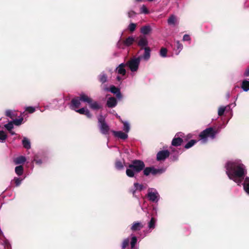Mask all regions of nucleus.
Wrapping results in <instances>:
<instances>
[{"label":"nucleus","instance_id":"nucleus-1","mask_svg":"<svg viewBox=\"0 0 249 249\" xmlns=\"http://www.w3.org/2000/svg\"><path fill=\"white\" fill-rule=\"evenodd\" d=\"M226 174L229 178L240 185L246 174L245 166L239 160L228 161L226 164Z\"/></svg>","mask_w":249,"mask_h":249},{"label":"nucleus","instance_id":"nucleus-2","mask_svg":"<svg viewBox=\"0 0 249 249\" xmlns=\"http://www.w3.org/2000/svg\"><path fill=\"white\" fill-rule=\"evenodd\" d=\"M145 167L144 162L141 160H134L128 165L126 170V175L130 177H134L136 173H138L142 170Z\"/></svg>","mask_w":249,"mask_h":249},{"label":"nucleus","instance_id":"nucleus-3","mask_svg":"<svg viewBox=\"0 0 249 249\" xmlns=\"http://www.w3.org/2000/svg\"><path fill=\"white\" fill-rule=\"evenodd\" d=\"M215 134V131L212 128H207L200 134V141L202 143H205L209 139H213Z\"/></svg>","mask_w":249,"mask_h":249},{"label":"nucleus","instance_id":"nucleus-4","mask_svg":"<svg viewBox=\"0 0 249 249\" xmlns=\"http://www.w3.org/2000/svg\"><path fill=\"white\" fill-rule=\"evenodd\" d=\"M80 100L84 102H86L89 104V107L94 110H97L101 107V105L96 101H92L91 98L84 93L80 94Z\"/></svg>","mask_w":249,"mask_h":249},{"label":"nucleus","instance_id":"nucleus-5","mask_svg":"<svg viewBox=\"0 0 249 249\" xmlns=\"http://www.w3.org/2000/svg\"><path fill=\"white\" fill-rule=\"evenodd\" d=\"M140 61V57L134 58L127 62L125 64L129 68L131 72H135L138 69Z\"/></svg>","mask_w":249,"mask_h":249},{"label":"nucleus","instance_id":"nucleus-6","mask_svg":"<svg viewBox=\"0 0 249 249\" xmlns=\"http://www.w3.org/2000/svg\"><path fill=\"white\" fill-rule=\"evenodd\" d=\"M99 127L102 134L106 135L108 133L109 128L108 125L105 122V118L102 115H100L98 118Z\"/></svg>","mask_w":249,"mask_h":249},{"label":"nucleus","instance_id":"nucleus-7","mask_svg":"<svg viewBox=\"0 0 249 249\" xmlns=\"http://www.w3.org/2000/svg\"><path fill=\"white\" fill-rule=\"evenodd\" d=\"M147 197L149 200L153 202H158L160 198L158 191L154 188H149L148 190Z\"/></svg>","mask_w":249,"mask_h":249},{"label":"nucleus","instance_id":"nucleus-8","mask_svg":"<svg viewBox=\"0 0 249 249\" xmlns=\"http://www.w3.org/2000/svg\"><path fill=\"white\" fill-rule=\"evenodd\" d=\"M165 171V169L160 168V169H156L154 167H149L144 168L143 169V174L147 176L150 174H152L153 175H155L156 174H160L163 173Z\"/></svg>","mask_w":249,"mask_h":249},{"label":"nucleus","instance_id":"nucleus-9","mask_svg":"<svg viewBox=\"0 0 249 249\" xmlns=\"http://www.w3.org/2000/svg\"><path fill=\"white\" fill-rule=\"evenodd\" d=\"M183 134L181 132L177 133L172 141V145L174 146L180 145L183 142L181 138V137H183Z\"/></svg>","mask_w":249,"mask_h":249},{"label":"nucleus","instance_id":"nucleus-10","mask_svg":"<svg viewBox=\"0 0 249 249\" xmlns=\"http://www.w3.org/2000/svg\"><path fill=\"white\" fill-rule=\"evenodd\" d=\"M169 156V152L168 150H163L159 151L157 155V159L158 160H164Z\"/></svg>","mask_w":249,"mask_h":249},{"label":"nucleus","instance_id":"nucleus-11","mask_svg":"<svg viewBox=\"0 0 249 249\" xmlns=\"http://www.w3.org/2000/svg\"><path fill=\"white\" fill-rule=\"evenodd\" d=\"M112 132L114 136L122 140H125L128 138L127 133H126L125 132H124L121 131H116L114 130H112Z\"/></svg>","mask_w":249,"mask_h":249},{"label":"nucleus","instance_id":"nucleus-12","mask_svg":"<svg viewBox=\"0 0 249 249\" xmlns=\"http://www.w3.org/2000/svg\"><path fill=\"white\" fill-rule=\"evenodd\" d=\"M126 66L125 64L121 63L119 65V66L116 68V72L119 74L122 75V76H124L126 73V71L125 69V67Z\"/></svg>","mask_w":249,"mask_h":249},{"label":"nucleus","instance_id":"nucleus-13","mask_svg":"<svg viewBox=\"0 0 249 249\" xmlns=\"http://www.w3.org/2000/svg\"><path fill=\"white\" fill-rule=\"evenodd\" d=\"M117 100L114 97H110L107 100V105L108 107H114L117 105Z\"/></svg>","mask_w":249,"mask_h":249},{"label":"nucleus","instance_id":"nucleus-14","mask_svg":"<svg viewBox=\"0 0 249 249\" xmlns=\"http://www.w3.org/2000/svg\"><path fill=\"white\" fill-rule=\"evenodd\" d=\"M110 91L116 94L117 98L121 99L122 98V95L120 92V89L118 88H116L115 86H111L110 88Z\"/></svg>","mask_w":249,"mask_h":249},{"label":"nucleus","instance_id":"nucleus-15","mask_svg":"<svg viewBox=\"0 0 249 249\" xmlns=\"http://www.w3.org/2000/svg\"><path fill=\"white\" fill-rule=\"evenodd\" d=\"M138 44L142 47H147L148 41L146 37L145 36H140Z\"/></svg>","mask_w":249,"mask_h":249},{"label":"nucleus","instance_id":"nucleus-16","mask_svg":"<svg viewBox=\"0 0 249 249\" xmlns=\"http://www.w3.org/2000/svg\"><path fill=\"white\" fill-rule=\"evenodd\" d=\"M80 96L79 97V99L75 98L73 99L71 101V108L72 109L76 110L75 109L78 108L80 106Z\"/></svg>","mask_w":249,"mask_h":249},{"label":"nucleus","instance_id":"nucleus-17","mask_svg":"<svg viewBox=\"0 0 249 249\" xmlns=\"http://www.w3.org/2000/svg\"><path fill=\"white\" fill-rule=\"evenodd\" d=\"M144 52L143 55L142 57H140L141 58H142L144 60L147 61L150 57V49L149 47H144Z\"/></svg>","mask_w":249,"mask_h":249},{"label":"nucleus","instance_id":"nucleus-18","mask_svg":"<svg viewBox=\"0 0 249 249\" xmlns=\"http://www.w3.org/2000/svg\"><path fill=\"white\" fill-rule=\"evenodd\" d=\"M143 188V186L142 184H140L138 183H135L134 184V188L131 189L130 192L133 194V196H134L136 191H141Z\"/></svg>","mask_w":249,"mask_h":249},{"label":"nucleus","instance_id":"nucleus-19","mask_svg":"<svg viewBox=\"0 0 249 249\" xmlns=\"http://www.w3.org/2000/svg\"><path fill=\"white\" fill-rule=\"evenodd\" d=\"M143 226L141 222H136L132 224L131 230L132 231H139L143 228Z\"/></svg>","mask_w":249,"mask_h":249},{"label":"nucleus","instance_id":"nucleus-20","mask_svg":"<svg viewBox=\"0 0 249 249\" xmlns=\"http://www.w3.org/2000/svg\"><path fill=\"white\" fill-rule=\"evenodd\" d=\"M157 220L154 217H152L150 221L148 223V228L150 231L154 229L156 227Z\"/></svg>","mask_w":249,"mask_h":249},{"label":"nucleus","instance_id":"nucleus-21","mask_svg":"<svg viewBox=\"0 0 249 249\" xmlns=\"http://www.w3.org/2000/svg\"><path fill=\"white\" fill-rule=\"evenodd\" d=\"M151 31V28L149 25L143 26L141 29V32L143 35H147Z\"/></svg>","mask_w":249,"mask_h":249},{"label":"nucleus","instance_id":"nucleus-22","mask_svg":"<svg viewBox=\"0 0 249 249\" xmlns=\"http://www.w3.org/2000/svg\"><path fill=\"white\" fill-rule=\"evenodd\" d=\"M26 161V158L24 156H19L14 159V161L16 164L23 163Z\"/></svg>","mask_w":249,"mask_h":249},{"label":"nucleus","instance_id":"nucleus-23","mask_svg":"<svg viewBox=\"0 0 249 249\" xmlns=\"http://www.w3.org/2000/svg\"><path fill=\"white\" fill-rule=\"evenodd\" d=\"M243 187L246 192L249 195V178H246L243 183Z\"/></svg>","mask_w":249,"mask_h":249},{"label":"nucleus","instance_id":"nucleus-24","mask_svg":"<svg viewBox=\"0 0 249 249\" xmlns=\"http://www.w3.org/2000/svg\"><path fill=\"white\" fill-rule=\"evenodd\" d=\"M22 144L25 148L29 149L31 147L30 141L26 138L24 137L22 140Z\"/></svg>","mask_w":249,"mask_h":249},{"label":"nucleus","instance_id":"nucleus-25","mask_svg":"<svg viewBox=\"0 0 249 249\" xmlns=\"http://www.w3.org/2000/svg\"><path fill=\"white\" fill-rule=\"evenodd\" d=\"M121 121L124 124L123 130L125 132L128 133L130 130V124L127 121Z\"/></svg>","mask_w":249,"mask_h":249},{"label":"nucleus","instance_id":"nucleus-26","mask_svg":"<svg viewBox=\"0 0 249 249\" xmlns=\"http://www.w3.org/2000/svg\"><path fill=\"white\" fill-rule=\"evenodd\" d=\"M242 88L245 91H247L249 90V81L244 80L242 82Z\"/></svg>","mask_w":249,"mask_h":249},{"label":"nucleus","instance_id":"nucleus-27","mask_svg":"<svg viewBox=\"0 0 249 249\" xmlns=\"http://www.w3.org/2000/svg\"><path fill=\"white\" fill-rule=\"evenodd\" d=\"M134 41V38L133 36H129L124 41V44L127 46H129L132 44Z\"/></svg>","mask_w":249,"mask_h":249},{"label":"nucleus","instance_id":"nucleus-28","mask_svg":"<svg viewBox=\"0 0 249 249\" xmlns=\"http://www.w3.org/2000/svg\"><path fill=\"white\" fill-rule=\"evenodd\" d=\"M15 172L18 176H21L23 173V168L22 166H18L15 168Z\"/></svg>","mask_w":249,"mask_h":249},{"label":"nucleus","instance_id":"nucleus-29","mask_svg":"<svg viewBox=\"0 0 249 249\" xmlns=\"http://www.w3.org/2000/svg\"><path fill=\"white\" fill-rule=\"evenodd\" d=\"M176 21V18L175 16L172 15L168 19V23L169 25H175Z\"/></svg>","mask_w":249,"mask_h":249},{"label":"nucleus","instance_id":"nucleus-30","mask_svg":"<svg viewBox=\"0 0 249 249\" xmlns=\"http://www.w3.org/2000/svg\"><path fill=\"white\" fill-rule=\"evenodd\" d=\"M196 142V141L192 140L190 141H189L188 143H187V144L185 145V148L186 149H189L192 147Z\"/></svg>","mask_w":249,"mask_h":249},{"label":"nucleus","instance_id":"nucleus-31","mask_svg":"<svg viewBox=\"0 0 249 249\" xmlns=\"http://www.w3.org/2000/svg\"><path fill=\"white\" fill-rule=\"evenodd\" d=\"M13 124V122L12 121H11L9 122L8 124H5L4 125V127L8 131H11L14 127Z\"/></svg>","mask_w":249,"mask_h":249},{"label":"nucleus","instance_id":"nucleus-32","mask_svg":"<svg viewBox=\"0 0 249 249\" xmlns=\"http://www.w3.org/2000/svg\"><path fill=\"white\" fill-rule=\"evenodd\" d=\"M115 167L118 170H121L124 168L123 163L119 160L116 161L115 163Z\"/></svg>","mask_w":249,"mask_h":249},{"label":"nucleus","instance_id":"nucleus-33","mask_svg":"<svg viewBox=\"0 0 249 249\" xmlns=\"http://www.w3.org/2000/svg\"><path fill=\"white\" fill-rule=\"evenodd\" d=\"M167 50L165 48H162L160 51V55L162 57H165L167 56Z\"/></svg>","mask_w":249,"mask_h":249},{"label":"nucleus","instance_id":"nucleus-34","mask_svg":"<svg viewBox=\"0 0 249 249\" xmlns=\"http://www.w3.org/2000/svg\"><path fill=\"white\" fill-rule=\"evenodd\" d=\"M23 120V118H20L18 119H15L12 121L13 124L16 125H19L22 123Z\"/></svg>","mask_w":249,"mask_h":249},{"label":"nucleus","instance_id":"nucleus-35","mask_svg":"<svg viewBox=\"0 0 249 249\" xmlns=\"http://www.w3.org/2000/svg\"><path fill=\"white\" fill-rule=\"evenodd\" d=\"M137 238L136 236H133L131 238V241L130 242V245L131 249H133L137 243Z\"/></svg>","mask_w":249,"mask_h":249},{"label":"nucleus","instance_id":"nucleus-36","mask_svg":"<svg viewBox=\"0 0 249 249\" xmlns=\"http://www.w3.org/2000/svg\"><path fill=\"white\" fill-rule=\"evenodd\" d=\"M3 239L4 240L3 242H2L0 241V244L3 245L5 247H6V248L10 247V244L8 240H7L5 237H4V238H3Z\"/></svg>","mask_w":249,"mask_h":249},{"label":"nucleus","instance_id":"nucleus-37","mask_svg":"<svg viewBox=\"0 0 249 249\" xmlns=\"http://www.w3.org/2000/svg\"><path fill=\"white\" fill-rule=\"evenodd\" d=\"M140 12L142 14H147L149 13V11L147 9L146 7L143 5L140 9Z\"/></svg>","mask_w":249,"mask_h":249},{"label":"nucleus","instance_id":"nucleus-38","mask_svg":"<svg viewBox=\"0 0 249 249\" xmlns=\"http://www.w3.org/2000/svg\"><path fill=\"white\" fill-rule=\"evenodd\" d=\"M5 113L7 116L9 117L11 119H13V118L15 117L14 111L11 110H6Z\"/></svg>","mask_w":249,"mask_h":249},{"label":"nucleus","instance_id":"nucleus-39","mask_svg":"<svg viewBox=\"0 0 249 249\" xmlns=\"http://www.w3.org/2000/svg\"><path fill=\"white\" fill-rule=\"evenodd\" d=\"M183 48L182 45L179 43L178 41H177V51H178L177 54H178Z\"/></svg>","mask_w":249,"mask_h":249},{"label":"nucleus","instance_id":"nucleus-40","mask_svg":"<svg viewBox=\"0 0 249 249\" xmlns=\"http://www.w3.org/2000/svg\"><path fill=\"white\" fill-rule=\"evenodd\" d=\"M129 243V238H126L125 239L122 243V248L123 249H124L128 245Z\"/></svg>","mask_w":249,"mask_h":249},{"label":"nucleus","instance_id":"nucleus-41","mask_svg":"<svg viewBox=\"0 0 249 249\" xmlns=\"http://www.w3.org/2000/svg\"><path fill=\"white\" fill-rule=\"evenodd\" d=\"M136 24L133 23H131L129 25V26L128 27V29L130 32H132L135 31V30L136 29Z\"/></svg>","mask_w":249,"mask_h":249},{"label":"nucleus","instance_id":"nucleus-42","mask_svg":"<svg viewBox=\"0 0 249 249\" xmlns=\"http://www.w3.org/2000/svg\"><path fill=\"white\" fill-rule=\"evenodd\" d=\"M226 107H221L219 108L218 111V114L219 116H222L226 109Z\"/></svg>","mask_w":249,"mask_h":249},{"label":"nucleus","instance_id":"nucleus-43","mask_svg":"<svg viewBox=\"0 0 249 249\" xmlns=\"http://www.w3.org/2000/svg\"><path fill=\"white\" fill-rule=\"evenodd\" d=\"M87 109H88L86 108L83 107L79 109H76L75 110V111L81 114L85 115V114L86 113V111H87Z\"/></svg>","mask_w":249,"mask_h":249},{"label":"nucleus","instance_id":"nucleus-44","mask_svg":"<svg viewBox=\"0 0 249 249\" xmlns=\"http://www.w3.org/2000/svg\"><path fill=\"white\" fill-rule=\"evenodd\" d=\"M26 111H28L30 113H32L35 112L36 109L33 107H26Z\"/></svg>","mask_w":249,"mask_h":249},{"label":"nucleus","instance_id":"nucleus-45","mask_svg":"<svg viewBox=\"0 0 249 249\" xmlns=\"http://www.w3.org/2000/svg\"><path fill=\"white\" fill-rule=\"evenodd\" d=\"M107 77L105 74L101 75L100 76V80L102 83H105L106 82Z\"/></svg>","mask_w":249,"mask_h":249},{"label":"nucleus","instance_id":"nucleus-46","mask_svg":"<svg viewBox=\"0 0 249 249\" xmlns=\"http://www.w3.org/2000/svg\"><path fill=\"white\" fill-rule=\"evenodd\" d=\"M14 180L15 182L16 186H18L21 183L22 179H20L19 178H15Z\"/></svg>","mask_w":249,"mask_h":249},{"label":"nucleus","instance_id":"nucleus-47","mask_svg":"<svg viewBox=\"0 0 249 249\" xmlns=\"http://www.w3.org/2000/svg\"><path fill=\"white\" fill-rule=\"evenodd\" d=\"M191 40V38L190 36L188 35H184L183 37V41H189Z\"/></svg>","mask_w":249,"mask_h":249},{"label":"nucleus","instance_id":"nucleus-48","mask_svg":"<svg viewBox=\"0 0 249 249\" xmlns=\"http://www.w3.org/2000/svg\"><path fill=\"white\" fill-rule=\"evenodd\" d=\"M85 115H86L87 116V117L90 118L91 117L92 115L91 114H90L89 111L87 109V111H86V113L85 114Z\"/></svg>","mask_w":249,"mask_h":249},{"label":"nucleus","instance_id":"nucleus-49","mask_svg":"<svg viewBox=\"0 0 249 249\" xmlns=\"http://www.w3.org/2000/svg\"><path fill=\"white\" fill-rule=\"evenodd\" d=\"M135 13L133 11H130L128 13V15L130 18L133 17Z\"/></svg>","mask_w":249,"mask_h":249},{"label":"nucleus","instance_id":"nucleus-50","mask_svg":"<svg viewBox=\"0 0 249 249\" xmlns=\"http://www.w3.org/2000/svg\"><path fill=\"white\" fill-rule=\"evenodd\" d=\"M244 75L246 76H249V68L246 70V71L244 73Z\"/></svg>","mask_w":249,"mask_h":249},{"label":"nucleus","instance_id":"nucleus-51","mask_svg":"<svg viewBox=\"0 0 249 249\" xmlns=\"http://www.w3.org/2000/svg\"><path fill=\"white\" fill-rule=\"evenodd\" d=\"M2 237V238H4V235L2 232V231H1V230L0 229V239Z\"/></svg>","mask_w":249,"mask_h":249},{"label":"nucleus","instance_id":"nucleus-52","mask_svg":"<svg viewBox=\"0 0 249 249\" xmlns=\"http://www.w3.org/2000/svg\"><path fill=\"white\" fill-rule=\"evenodd\" d=\"M36 162V163L38 164H40L41 163V161L39 160H35Z\"/></svg>","mask_w":249,"mask_h":249},{"label":"nucleus","instance_id":"nucleus-53","mask_svg":"<svg viewBox=\"0 0 249 249\" xmlns=\"http://www.w3.org/2000/svg\"><path fill=\"white\" fill-rule=\"evenodd\" d=\"M9 132L12 135H14L16 134L15 132L14 131H12V130L11 131H9Z\"/></svg>","mask_w":249,"mask_h":249},{"label":"nucleus","instance_id":"nucleus-54","mask_svg":"<svg viewBox=\"0 0 249 249\" xmlns=\"http://www.w3.org/2000/svg\"><path fill=\"white\" fill-rule=\"evenodd\" d=\"M153 210L155 211L156 214L157 213L158 208L157 207H154Z\"/></svg>","mask_w":249,"mask_h":249},{"label":"nucleus","instance_id":"nucleus-55","mask_svg":"<svg viewBox=\"0 0 249 249\" xmlns=\"http://www.w3.org/2000/svg\"><path fill=\"white\" fill-rule=\"evenodd\" d=\"M117 80H118V81H121V79H121V78L119 76H118L117 77Z\"/></svg>","mask_w":249,"mask_h":249},{"label":"nucleus","instance_id":"nucleus-56","mask_svg":"<svg viewBox=\"0 0 249 249\" xmlns=\"http://www.w3.org/2000/svg\"><path fill=\"white\" fill-rule=\"evenodd\" d=\"M137 1H142L143 0H136Z\"/></svg>","mask_w":249,"mask_h":249},{"label":"nucleus","instance_id":"nucleus-57","mask_svg":"<svg viewBox=\"0 0 249 249\" xmlns=\"http://www.w3.org/2000/svg\"><path fill=\"white\" fill-rule=\"evenodd\" d=\"M117 117L120 118V116H117Z\"/></svg>","mask_w":249,"mask_h":249}]
</instances>
